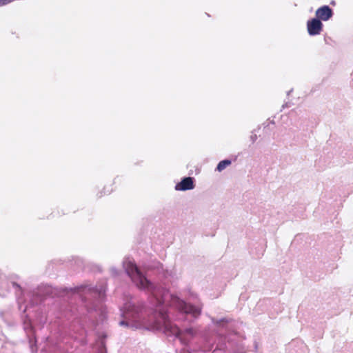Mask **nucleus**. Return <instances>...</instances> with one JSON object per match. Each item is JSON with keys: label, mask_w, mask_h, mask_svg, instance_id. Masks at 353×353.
<instances>
[{"label": "nucleus", "mask_w": 353, "mask_h": 353, "mask_svg": "<svg viewBox=\"0 0 353 353\" xmlns=\"http://www.w3.org/2000/svg\"><path fill=\"white\" fill-rule=\"evenodd\" d=\"M231 164V161L229 159H225L223 161H221L217 166L216 170L219 172L223 171L227 166L230 165Z\"/></svg>", "instance_id": "7"}, {"label": "nucleus", "mask_w": 353, "mask_h": 353, "mask_svg": "<svg viewBox=\"0 0 353 353\" xmlns=\"http://www.w3.org/2000/svg\"><path fill=\"white\" fill-rule=\"evenodd\" d=\"M285 106H287V104L283 105V108H284Z\"/></svg>", "instance_id": "18"}, {"label": "nucleus", "mask_w": 353, "mask_h": 353, "mask_svg": "<svg viewBox=\"0 0 353 353\" xmlns=\"http://www.w3.org/2000/svg\"><path fill=\"white\" fill-rule=\"evenodd\" d=\"M110 272L112 274V275H117L118 274V271H117V270L115 268H112L110 269Z\"/></svg>", "instance_id": "12"}, {"label": "nucleus", "mask_w": 353, "mask_h": 353, "mask_svg": "<svg viewBox=\"0 0 353 353\" xmlns=\"http://www.w3.org/2000/svg\"><path fill=\"white\" fill-rule=\"evenodd\" d=\"M75 293L83 292L85 296H90L95 299L94 302H88L85 303L88 313H96L94 317H97V323H103L106 319V309L102 305L106 288L103 285L99 286H91L90 285H81L74 288L70 289Z\"/></svg>", "instance_id": "2"}, {"label": "nucleus", "mask_w": 353, "mask_h": 353, "mask_svg": "<svg viewBox=\"0 0 353 353\" xmlns=\"http://www.w3.org/2000/svg\"><path fill=\"white\" fill-rule=\"evenodd\" d=\"M333 10L329 6H323L319 8L315 12L316 18L320 21H327L332 17Z\"/></svg>", "instance_id": "5"}, {"label": "nucleus", "mask_w": 353, "mask_h": 353, "mask_svg": "<svg viewBox=\"0 0 353 353\" xmlns=\"http://www.w3.org/2000/svg\"><path fill=\"white\" fill-rule=\"evenodd\" d=\"M218 348H219V350H223V351H225V349H227V347H225L222 346V345H219L218 346Z\"/></svg>", "instance_id": "13"}, {"label": "nucleus", "mask_w": 353, "mask_h": 353, "mask_svg": "<svg viewBox=\"0 0 353 353\" xmlns=\"http://www.w3.org/2000/svg\"><path fill=\"white\" fill-rule=\"evenodd\" d=\"M291 92H292V90H290V91L288 92V95H289V94H291Z\"/></svg>", "instance_id": "15"}, {"label": "nucleus", "mask_w": 353, "mask_h": 353, "mask_svg": "<svg viewBox=\"0 0 353 353\" xmlns=\"http://www.w3.org/2000/svg\"><path fill=\"white\" fill-rule=\"evenodd\" d=\"M257 139V136L256 134H253L250 136V140L252 143H254Z\"/></svg>", "instance_id": "11"}, {"label": "nucleus", "mask_w": 353, "mask_h": 353, "mask_svg": "<svg viewBox=\"0 0 353 353\" xmlns=\"http://www.w3.org/2000/svg\"><path fill=\"white\" fill-rule=\"evenodd\" d=\"M195 187L194 179L191 176L183 177L180 182L176 184L175 190L178 191H187Z\"/></svg>", "instance_id": "6"}, {"label": "nucleus", "mask_w": 353, "mask_h": 353, "mask_svg": "<svg viewBox=\"0 0 353 353\" xmlns=\"http://www.w3.org/2000/svg\"><path fill=\"white\" fill-rule=\"evenodd\" d=\"M323 25L319 19L313 18L307 22V29L310 36L318 35L323 30Z\"/></svg>", "instance_id": "4"}, {"label": "nucleus", "mask_w": 353, "mask_h": 353, "mask_svg": "<svg viewBox=\"0 0 353 353\" xmlns=\"http://www.w3.org/2000/svg\"><path fill=\"white\" fill-rule=\"evenodd\" d=\"M12 0H0V6H4L10 3Z\"/></svg>", "instance_id": "10"}, {"label": "nucleus", "mask_w": 353, "mask_h": 353, "mask_svg": "<svg viewBox=\"0 0 353 353\" xmlns=\"http://www.w3.org/2000/svg\"><path fill=\"white\" fill-rule=\"evenodd\" d=\"M160 265V263H158L157 266H156V268H159V266Z\"/></svg>", "instance_id": "17"}, {"label": "nucleus", "mask_w": 353, "mask_h": 353, "mask_svg": "<svg viewBox=\"0 0 353 353\" xmlns=\"http://www.w3.org/2000/svg\"><path fill=\"white\" fill-rule=\"evenodd\" d=\"M226 321H227V320L224 318L220 319H212V322L214 324L218 325H220L222 323L226 322Z\"/></svg>", "instance_id": "9"}, {"label": "nucleus", "mask_w": 353, "mask_h": 353, "mask_svg": "<svg viewBox=\"0 0 353 353\" xmlns=\"http://www.w3.org/2000/svg\"><path fill=\"white\" fill-rule=\"evenodd\" d=\"M291 92H292V90H290V91L288 92V95H289V94H291Z\"/></svg>", "instance_id": "16"}, {"label": "nucleus", "mask_w": 353, "mask_h": 353, "mask_svg": "<svg viewBox=\"0 0 353 353\" xmlns=\"http://www.w3.org/2000/svg\"><path fill=\"white\" fill-rule=\"evenodd\" d=\"M145 268V269H147V270H149V269H150L151 268H150V267H145V268Z\"/></svg>", "instance_id": "14"}, {"label": "nucleus", "mask_w": 353, "mask_h": 353, "mask_svg": "<svg viewBox=\"0 0 353 353\" xmlns=\"http://www.w3.org/2000/svg\"><path fill=\"white\" fill-rule=\"evenodd\" d=\"M97 353H107L106 347L103 341L99 344Z\"/></svg>", "instance_id": "8"}, {"label": "nucleus", "mask_w": 353, "mask_h": 353, "mask_svg": "<svg viewBox=\"0 0 353 353\" xmlns=\"http://www.w3.org/2000/svg\"><path fill=\"white\" fill-rule=\"evenodd\" d=\"M239 353H244V352H239Z\"/></svg>", "instance_id": "19"}, {"label": "nucleus", "mask_w": 353, "mask_h": 353, "mask_svg": "<svg viewBox=\"0 0 353 353\" xmlns=\"http://www.w3.org/2000/svg\"><path fill=\"white\" fill-rule=\"evenodd\" d=\"M53 289L51 286L44 285L39 286L35 292H34V303L35 304L42 301L45 296L52 294Z\"/></svg>", "instance_id": "3"}, {"label": "nucleus", "mask_w": 353, "mask_h": 353, "mask_svg": "<svg viewBox=\"0 0 353 353\" xmlns=\"http://www.w3.org/2000/svg\"><path fill=\"white\" fill-rule=\"evenodd\" d=\"M123 267L137 288L151 294L152 307L150 310L146 309L141 301L126 302L121 309L123 319L119 325L132 329L163 331L168 336L179 338L183 344L187 345L193 337L194 331L192 328H188L182 332L174 324L168 315V307L194 317L200 315L201 309L188 304L178 296L170 294L165 288L152 283L129 258L123 260Z\"/></svg>", "instance_id": "1"}]
</instances>
